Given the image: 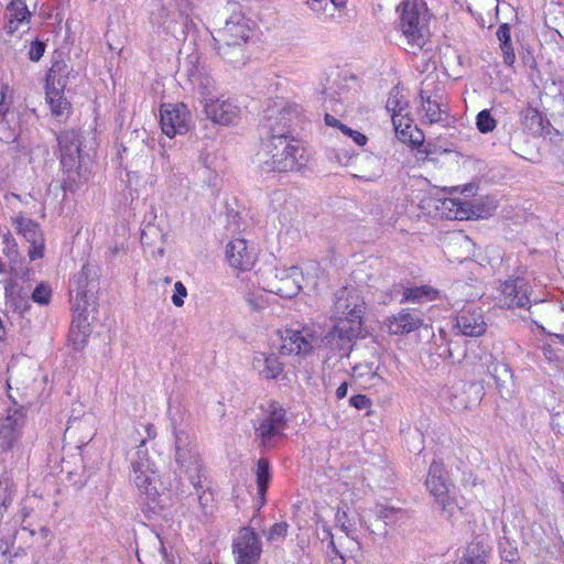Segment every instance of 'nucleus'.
Segmentation results:
<instances>
[{
    "label": "nucleus",
    "mask_w": 564,
    "mask_h": 564,
    "mask_svg": "<svg viewBox=\"0 0 564 564\" xmlns=\"http://www.w3.org/2000/svg\"><path fill=\"white\" fill-rule=\"evenodd\" d=\"M187 297V289L183 282L177 281L174 283L173 294L171 301L175 307H182L185 299Z\"/></svg>",
    "instance_id": "42"
},
{
    "label": "nucleus",
    "mask_w": 564,
    "mask_h": 564,
    "mask_svg": "<svg viewBox=\"0 0 564 564\" xmlns=\"http://www.w3.org/2000/svg\"><path fill=\"white\" fill-rule=\"evenodd\" d=\"M278 336L279 343L275 348L283 356H306L312 352L317 339L315 333L307 327L279 330Z\"/></svg>",
    "instance_id": "14"
},
{
    "label": "nucleus",
    "mask_w": 564,
    "mask_h": 564,
    "mask_svg": "<svg viewBox=\"0 0 564 564\" xmlns=\"http://www.w3.org/2000/svg\"><path fill=\"white\" fill-rule=\"evenodd\" d=\"M324 120L328 127H333L339 131L341 130V126H344V123L340 122L337 118H335L334 116H330L328 113L325 115Z\"/></svg>",
    "instance_id": "52"
},
{
    "label": "nucleus",
    "mask_w": 564,
    "mask_h": 564,
    "mask_svg": "<svg viewBox=\"0 0 564 564\" xmlns=\"http://www.w3.org/2000/svg\"><path fill=\"white\" fill-rule=\"evenodd\" d=\"M497 200L494 197L486 196L474 200L444 198L438 200L436 208L442 217L467 220L473 218H488L497 209Z\"/></svg>",
    "instance_id": "7"
},
{
    "label": "nucleus",
    "mask_w": 564,
    "mask_h": 564,
    "mask_svg": "<svg viewBox=\"0 0 564 564\" xmlns=\"http://www.w3.org/2000/svg\"><path fill=\"white\" fill-rule=\"evenodd\" d=\"M226 259L229 265L239 271L250 270L256 262V254L247 240L237 238L228 242Z\"/></svg>",
    "instance_id": "23"
},
{
    "label": "nucleus",
    "mask_w": 564,
    "mask_h": 564,
    "mask_svg": "<svg viewBox=\"0 0 564 564\" xmlns=\"http://www.w3.org/2000/svg\"><path fill=\"white\" fill-rule=\"evenodd\" d=\"M392 123L394 126L395 135L401 142L413 145H417L423 142L421 131L412 124L410 118H408L406 111L403 115H394Z\"/></svg>",
    "instance_id": "25"
},
{
    "label": "nucleus",
    "mask_w": 564,
    "mask_h": 564,
    "mask_svg": "<svg viewBox=\"0 0 564 564\" xmlns=\"http://www.w3.org/2000/svg\"><path fill=\"white\" fill-rule=\"evenodd\" d=\"M258 161L263 172H299L306 165L308 154L290 134H272L258 153Z\"/></svg>",
    "instance_id": "2"
},
{
    "label": "nucleus",
    "mask_w": 564,
    "mask_h": 564,
    "mask_svg": "<svg viewBox=\"0 0 564 564\" xmlns=\"http://www.w3.org/2000/svg\"><path fill=\"white\" fill-rule=\"evenodd\" d=\"M503 53V62L506 65L511 66L516 61V55L511 44L500 46Z\"/></svg>",
    "instance_id": "51"
},
{
    "label": "nucleus",
    "mask_w": 564,
    "mask_h": 564,
    "mask_svg": "<svg viewBox=\"0 0 564 564\" xmlns=\"http://www.w3.org/2000/svg\"><path fill=\"white\" fill-rule=\"evenodd\" d=\"M167 564H172V563H167Z\"/></svg>",
    "instance_id": "58"
},
{
    "label": "nucleus",
    "mask_w": 564,
    "mask_h": 564,
    "mask_svg": "<svg viewBox=\"0 0 564 564\" xmlns=\"http://www.w3.org/2000/svg\"><path fill=\"white\" fill-rule=\"evenodd\" d=\"M256 278H257V283L259 284L260 273H256ZM262 292L263 291L258 286V290H249L246 293V301L256 311L262 310L267 304V301H265Z\"/></svg>",
    "instance_id": "36"
},
{
    "label": "nucleus",
    "mask_w": 564,
    "mask_h": 564,
    "mask_svg": "<svg viewBox=\"0 0 564 564\" xmlns=\"http://www.w3.org/2000/svg\"><path fill=\"white\" fill-rule=\"evenodd\" d=\"M160 112L162 131L169 138L185 134L189 130L192 116L185 104H163Z\"/></svg>",
    "instance_id": "17"
},
{
    "label": "nucleus",
    "mask_w": 564,
    "mask_h": 564,
    "mask_svg": "<svg viewBox=\"0 0 564 564\" xmlns=\"http://www.w3.org/2000/svg\"><path fill=\"white\" fill-rule=\"evenodd\" d=\"M286 429L285 411L278 403L263 408L256 427V438L260 446L270 449L276 447L284 438Z\"/></svg>",
    "instance_id": "9"
},
{
    "label": "nucleus",
    "mask_w": 564,
    "mask_h": 564,
    "mask_svg": "<svg viewBox=\"0 0 564 564\" xmlns=\"http://www.w3.org/2000/svg\"><path fill=\"white\" fill-rule=\"evenodd\" d=\"M252 367L264 379H276L284 369L274 352H257L252 359Z\"/></svg>",
    "instance_id": "24"
},
{
    "label": "nucleus",
    "mask_w": 564,
    "mask_h": 564,
    "mask_svg": "<svg viewBox=\"0 0 564 564\" xmlns=\"http://www.w3.org/2000/svg\"><path fill=\"white\" fill-rule=\"evenodd\" d=\"M544 359L553 367L560 368L563 365V359L558 350L551 344H544L542 347Z\"/></svg>",
    "instance_id": "40"
},
{
    "label": "nucleus",
    "mask_w": 564,
    "mask_h": 564,
    "mask_svg": "<svg viewBox=\"0 0 564 564\" xmlns=\"http://www.w3.org/2000/svg\"><path fill=\"white\" fill-rule=\"evenodd\" d=\"M87 325H82L80 321H73L69 338L75 345H84L87 338Z\"/></svg>",
    "instance_id": "38"
},
{
    "label": "nucleus",
    "mask_w": 564,
    "mask_h": 564,
    "mask_svg": "<svg viewBox=\"0 0 564 564\" xmlns=\"http://www.w3.org/2000/svg\"><path fill=\"white\" fill-rule=\"evenodd\" d=\"M175 457L177 464L188 474V478L196 492L204 489L203 467L200 458L193 445L191 435L185 431H175Z\"/></svg>",
    "instance_id": "13"
},
{
    "label": "nucleus",
    "mask_w": 564,
    "mask_h": 564,
    "mask_svg": "<svg viewBox=\"0 0 564 564\" xmlns=\"http://www.w3.org/2000/svg\"><path fill=\"white\" fill-rule=\"evenodd\" d=\"M259 288L263 293H272L281 297L291 299L295 296L303 284L300 280L297 265L289 268H276L260 273Z\"/></svg>",
    "instance_id": "11"
},
{
    "label": "nucleus",
    "mask_w": 564,
    "mask_h": 564,
    "mask_svg": "<svg viewBox=\"0 0 564 564\" xmlns=\"http://www.w3.org/2000/svg\"><path fill=\"white\" fill-rule=\"evenodd\" d=\"M455 328L464 336H482L487 330L482 311L473 303L466 304L455 316Z\"/></svg>",
    "instance_id": "19"
},
{
    "label": "nucleus",
    "mask_w": 564,
    "mask_h": 564,
    "mask_svg": "<svg viewBox=\"0 0 564 564\" xmlns=\"http://www.w3.org/2000/svg\"><path fill=\"white\" fill-rule=\"evenodd\" d=\"M421 325V318L405 310H402L397 315H393L386 321V326L389 333L393 335L411 333L420 328Z\"/></svg>",
    "instance_id": "26"
},
{
    "label": "nucleus",
    "mask_w": 564,
    "mask_h": 564,
    "mask_svg": "<svg viewBox=\"0 0 564 564\" xmlns=\"http://www.w3.org/2000/svg\"><path fill=\"white\" fill-rule=\"evenodd\" d=\"M501 366L505 368L506 371H508L507 365H501Z\"/></svg>",
    "instance_id": "57"
},
{
    "label": "nucleus",
    "mask_w": 564,
    "mask_h": 564,
    "mask_svg": "<svg viewBox=\"0 0 564 564\" xmlns=\"http://www.w3.org/2000/svg\"><path fill=\"white\" fill-rule=\"evenodd\" d=\"M352 377L364 388H376L383 383L384 379L378 373V367L372 364H360L352 368Z\"/></svg>",
    "instance_id": "27"
},
{
    "label": "nucleus",
    "mask_w": 564,
    "mask_h": 564,
    "mask_svg": "<svg viewBox=\"0 0 564 564\" xmlns=\"http://www.w3.org/2000/svg\"><path fill=\"white\" fill-rule=\"evenodd\" d=\"M335 523L343 532L346 533L347 538L351 539L356 544V547L359 549V543L352 536L354 533V523L350 521L347 512V508L338 507L335 513Z\"/></svg>",
    "instance_id": "34"
},
{
    "label": "nucleus",
    "mask_w": 564,
    "mask_h": 564,
    "mask_svg": "<svg viewBox=\"0 0 564 564\" xmlns=\"http://www.w3.org/2000/svg\"><path fill=\"white\" fill-rule=\"evenodd\" d=\"M531 286L523 278H509L500 283L496 296L502 308H527L531 305Z\"/></svg>",
    "instance_id": "15"
},
{
    "label": "nucleus",
    "mask_w": 564,
    "mask_h": 564,
    "mask_svg": "<svg viewBox=\"0 0 564 564\" xmlns=\"http://www.w3.org/2000/svg\"><path fill=\"white\" fill-rule=\"evenodd\" d=\"M323 531L325 533V536L329 538V545L334 549V551L339 554V556L343 558L344 556L339 553V551L336 549L333 534L329 530V528L326 524H323Z\"/></svg>",
    "instance_id": "53"
},
{
    "label": "nucleus",
    "mask_w": 564,
    "mask_h": 564,
    "mask_svg": "<svg viewBox=\"0 0 564 564\" xmlns=\"http://www.w3.org/2000/svg\"><path fill=\"white\" fill-rule=\"evenodd\" d=\"M425 486L435 502L448 517H453L456 510H462L463 507L457 501L454 488L445 477L444 465L441 462L434 460L431 464Z\"/></svg>",
    "instance_id": "12"
},
{
    "label": "nucleus",
    "mask_w": 564,
    "mask_h": 564,
    "mask_svg": "<svg viewBox=\"0 0 564 564\" xmlns=\"http://www.w3.org/2000/svg\"><path fill=\"white\" fill-rule=\"evenodd\" d=\"M365 310L366 303L357 291L347 288L337 291L334 304L336 322L329 335L340 349L348 350L354 340L364 337Z\"/></svg>",
    "instance_id": "1"
},
{
    "label": "nucleus",
    "mask_w": 564,
    "mask_h": 564,
    "mask_svg": "<svg viewBox=\"0 0 564 564\" xmlns=\"http://www.w3.org/2000/svg\"><path fill=\"white\" fill-rule=\"evenodd\" d=\"M367 162L369 165H375L377 166V170L369 173V174H364V175H359L358 177L359 178H362L367 182H375L377 181L380 176H381V167H380V160L377 158V156H373V155H368L366 158Z\"/></svg>",
    "instance_id": "44"
},
{
    "label": "nucleus",
    "mask_w": 564,
    "mask_h": 564,
    "mask_svg": "<svg viewBox=\"0 0 564 564\" xmlns=\"http://www.w3.org/2000/svg\"><path fill=\"white\" fill-rule=\"evenodd\" d=\"M33 302L40 305H46L52 297V288L44 282L39 283L31 295Z\"/></svg>",
    "instance_id": "37"
},
{
    "label": "nucleus",
    "mask_w": 564,
    "mask_h": 564,
    "mask_svg": "<svg viewBox=\"0 0 564 564\" xmlns=\"http://www.w3.org/2000/svg\"><path fill=\"white\" fill-rule=\"evenodd\" d=\"M349 403L351 406L356 408L357 410H365L371 405L369 398H367L364 394L352 395L349 399Z\"/></svg>",
    "instance_id": "49"
},
{
    "label": "nucleus",
    "mask_w": 564,
    "mask_h": 564,
    "mask_svg": "<svg viewBox=\"0 0 564 564\" xmlns=\"http://www.w3.org/2000/svg\"><path fill=\"white\" fill-rule=\"evenodd\" d=\"M45 52V43L41 41H33L30 45L28 56L32 62H39Z\"/></svg>",
    "instance_id": "47"
},
{
    "label": "nucleus",
    "mask_w": 564,
    "mask_h": 564,
    "mask_svg": "<svg viewBox=\"0 0 564 564\" xmlns=\"http://www.w3.org/2000/svg\"><path fill=\"white\" fill-rule=\"evenodd\" d=\"M401 28L408 45L416 53L429 37L425 3L419 0H405L401 17Z\"/></svg>",
    "instance_id": "8"
},
{
    "label": "nucleus",
    "mask_w": 564,
    "mask_h": 564,
    "mask_svg": "<svg viewBox=\"0 0 564 564\" xmlns=\"http://www.w3.org/2000/svg\"><path fill=\"white\" fill-rule=\"evenodd\" d=\"M340 132L344 135L350 138L357 145H360V147L365 145L368 141V138L364 133H361L357 130H354L346 124L341 126Z\"/></svg>",
    "instance_id": "46"
},
{
    "label": "nucleus",
    "mask_w": 564,
    "mask_h": 564,
    "mask_svg": "<svg viewBox=\"0 0 564 564\" xmlns=\"http://www.w3.org/2000/svg\"><path fill=\"white\" fill-rule=\"evenodd\" d=\"M497 37L501 45L511 44V33L508 24H502L497 30Z\"/></svg>",
    "instance_id": "50"
},
{
    "label": "nucleus",
    "mask_w": 564,
    "mask_h": 564,
    "mask_svg": "<svg viewBox=\"0 0 564 564\" xmlns=\"http://www.w3.org/2000/svg\"><path fill=\"white\" fill-rule=\"evenodd\" d=\"M476 126L481 133H489L496 129L497 121L488 109H484L476 117Z\"/></svg>",
    "instance_id": "35"
},
{
    "label": "nucleus",
    "mask_w": 564,
    "mask_h": 564,
    "mask_svg": "<svg viewBox=\"0 0 564 564\" xmlns=\"http://www.w3.org/2000/svg\"><path fill=\"white\" fill-rule=\"evenodd\" d=\"M423 119L429 123H441L447 121L448 108L446 104L430 97L422 102Z\"/></svg>",
    "instance_id": "28"
},
{
    "label": "nucleus",
    "mask_w": 564,
    "mask_h": 564,
    "mask_svg": "<svg viewBox=\"0 0 564 564\" xmlns=\"http://www.w3.org/2000/svg\"><path fill=\"white\" fill-rule=\"evenodd\" d=\"M440 297V291L430 286V285H421L414 288H408L403 291V295L401 302H412V303H424L431 302Z\"/></svg>",
    "instance_id": "30"
},
{
    "label": "nucleus",
    "mask_w": 564,
    "mask_h": 564,
    "mask_svg": "<svg viewBox=\"0 0 564 564\" xmlns=\"http://www.w3.org/2000/svg\"><path fill=\"white\" fill-rule=\"evenodd\" d=\"M442 403L449 412H460L468 409L465 394L459 388L446 389L442 395Z\"/></svg>",
    "instance_id": "32"
},
{
    "label": "nucleus",
    "mask_w": 564,
    "mask_h": 564,
    "mask_svg": "<svg viewBox=\"0 0 564 564\" xmlns=\"http://www.w3.org/2000/svg\"><path fill=\"white\" fill-rule=\"evenodd\" d=\"M270 481L269 463L265 459H259L257 464V486L261 503H264V496Z\"/></svg>",
    "instance_id": "33"
},
{
    "label": "nucleus",
    "mask_w": 564,
    "mask_h": 564,
    "mask_svg": "<svg viewBox=\"0 0 564 564\" xmlns=\"http://www.w3.org/2000/svg\"><path fill=\"white\" fill-rule=\"evenodd\" d=\"M235 564H257L262 553L260 538L250 528L239 530L232 544Z\"/></svg>",
    "instance_id": "18"
},
{
    "label": "nucleus",
    "mask_w": 564,
    "mask_h": 564,
    "mask_svg": "<svg viewBox=\"0 0 564 564\" xmlns=\"http://www.w3.org/2000/svg\"><path fill=\"white\" fill-rule=\"evenodd\" d=\"M387 110L391 112V119L394 115H403L405 112V104L401 102L397 95H390L387 100Z\"/></svg>",
    "instance_id": "45"
},
{
    "label": "nucleus",
    "mask_w": 564,
    "mask_h": 564,
    "mask_svg": "<svg viewBox=\"0 0 564 564\" xmlns=\"http://www.w3.org/2000/svg\"><path fill=\"white\" fill-rule=\"evenodd\" d=\"M31 18L26 0H10L6 9L7 33L21 37L30 29Z\"/></svg>",
    "instance_id": "21"
},
{
    "label": "nucleus",
    "mask_w": 564,
    "mask_h": 564,
    "mask_svg": "<svg viewBox=\"0 0 564 564\" xmlns=\"http://www.w3.org/2000/svg\"><path fill=\"white\" fill-rule=\"evenodd\" d=\"M543 116L533 108L527 107L520 111V123L522 128L531 134H541L543 131Z\"/></svg>",
    "instance_id": "31"
},
{
    "label": "nucleus",
    "mask_w": 564,
    "mask_h": 564,
    "mask_svg": "<svg viewBox=\"0 0 564 564\" xmlns=\"http://www.w3.org/2000/svg\"><path fill=\"white\" fill-rule=\"evenodd\" d=\"M144 443L145 441L141 442L130 459L129 480L135 486L140 495L144 496L150 502H155L159 497L160 476L148 449L144 448Z\"/></svg>",
    "instance_id": "6"
},
{
    "label": "nucleus",
    "mask_w": 564,
    "mask_h": 564,
    "mask_svg": "<svg viewBox=\"0 0 564 564\" xmlns=\"http://www.w3.org/2000/svg\"><path fill=\"white\" fill-rule=\"evenodd\" d=\"M289 525L285 522L274 523L267 532L265 536L269 542L281 541L288 533Z\"/></svg>",
    "instance_id": "41"
},
{
    "label": "nucleus",
    "mask_w": 564,
    "mask_h": 564,
    "mask_svg": "<svg viewBox=\"0 0 564 564\" xmlns=\"http://www.w3.org/2000/svg\"><path fill=\"white\" fill-rule=\"evenodd\" d=\"M2 251L10 261H15L18 258V245L15 239L10 235L6 234L1 238Z\"/></svg>",
    "instance_id": "39"
},
{
    "label": "nucleus",
    "mask_w": 564,
    "mask_h": 564,
    "mask_svg": "<svg viewBox=\"0 0 564 564\" xmlns=\"http://www.w3.org/2000/svg\"><path fill=\"white\" fill-rule=\"evenodd\" d=\"M296 119V109L283 99L272 100L264 109L263 121L271 135L289 134V129Z\"/></svg>",
    "instance_id": "16"
},
{
    "label": "nucleus",
    "mask_w": 564,
    "mask_h": 564,
    "mask_svg": "<svg viewBox=\"0 0 564 564\" xmlns=\"http://www.w3.org/2000/svg\"><path fill=\"white\" fill-rule=\"evenodd\" d=\"M165 282H166V283H170V282H171V278H166V279H165Z\"/></svg>",
    "instance_id": "56"
},
{
    "label": "nucleus",
    "mask_w": 564,
    "mask_h": 564,
    "mask_svg": "<svg viewBox=\"0 0 564 564\" xmlns=\"http://www.w3.org/2000/svg\"><path fill=\"white\" fill-rule=\"evenodd\" d=\"M213 88L214 80L210 78H204L197 85L206 118L219 126L238 124L243 112L238 100L225 95L214 96L212 95Z\"/></svg>",
    "instance_id": "5"
},
{
    "label": "nucleus",
    "mask_w": 564,
    "mask_h": 564,
    "mask_svg": "<svg viewBox=\"0 0 564 564\" xmlns=\"http://www.w3.org/2000/svg\"><path fill=\"white\" fill-rule=\"evenodd\" d=\"M24 413L22 409H9L6 416L0 420V446L11 449L22 435Z\"/></svg>",
    "instance_id": "22"
},
{
    "label": "nucleus",
    "mask_w": 564,
    "mask_h": 564,
    "mask_svg": "<svg viewBox=\"0 0 564 564\" xmlns=\"http://www.w3.org/2000/svg\"><path fill=\"white\" fill-rule=\"evenodd\" d=\"M251 33V21L243 13L234 12L212 35L218 54L230 63H236L242 55L241 47L248 42Z\"/></svg>",
    "instance_id": "4"
},
{
    "label": "nucleus",
    "mask_w": 564,
    "mask_h": 564,
    "mask_svg": "<svg viewBox=\"0 0 564 564\" xmlns=\"http://www.w3.org/2000/svg\"><path fill=\"white\" fill-rule=\"evenodd\" d=\"M12 226L18 235H21L30 242V259L37 260L43 258L45 240L39 225L28 217L17 216L12 219Z\"/></svg>",
    "instance_id": "20"
},
{
    "label": "nucleus",
    "mask_w": 564,
    "mask_h": 564,
    "mask_svg": "<svg viewBox=\"0 0 564 564\" xmlns=\"http://www.w3.org/2000/svg\"><path fill=\"white\" fill-rule=\"evenodd\" d=\"M330 2L335 8H341L346 3L345 0H330Z\"/></svg>",
    "instance_id": "55"
},
{
    "label": "nucleus",
    "mask_w": 564,
    "mask_h": 564,
    "mask_svg": "<svg viewBox=\"0 0 564 564\" xmlns=\"http://www.w3.org/2000/svg\"><path fill=\"white\" fill-rule=\"evenodd\" d=\"M9 88L2 86L0 88V118L4 119L9 112L10 100H8Z\"/></svg>",
    "instance_id": "48"
},
{
    "label": "nucleus",
    "mask_w": 564,
    "mask_h": 564,
    "mask_svg": "<svg viewBox=\"0 0 564 564\" xmlns=\"http://www.w3.org/2000/svg\"><path fill=\"white\" fill-rule=\"evenodd\" d=\"M348 392V384L347 382H343L337 389H336V398L338 400L344 399L347 395Z\"/></svg>",
    "instance_id": "54"
},
{
    "label": "nucleus",
    "mask_w": 564,
    "mask_h": 564,
    "mask_svg": "<svg viewBox=\"0 0 564 564\" xmlns=\"http://www.w3.org/2000/svg\"><path fill=\"white\" fill-rule=\"evenodd\" d=\"M66 74L67 64L63 59L53 62L46 74L45 98L56 118L67 117L70 109V104L64 96Z\"/></svg>",
    "instance_id": "10"
},
{
    "label": "nucleus",
    "mask_w": 564,
    "mask_h": 564,
    "mask_svg": "<svg viewBox=\"0 0 564 564\" xmlns=\"http://www.w3.org/2000/svg\"><path fill=\"white\" fill-rule=\"evenodd\" d=\"M61 163L65 173L63 189L75 193L89 181V158L80 154V135L76 131H64L58 135Z\"/></svg>",
    "instance_id": "3"
},
{
    "label": "nucleus",
    "mask_w": 564,
    "mask_h": 564,
    "mask_svg": "<svg viewBox=\"0 0 564 564\" xmlns=\"http://www.w3.org/2000/svg\"><path fill=\"white\" fill-rule=\"evenodd\" d=\"M299 272L301 283L304 282L305 285L311 289H316L324 276V270L319 262L315 260L304 261L301 267H299Z\"/></svg>",
    "instance_id": "29"
},
{
    "label": "nucleus",
    "mask_w": 564,
    "mask_h": 564,
    "mask_svg": "<svg viewBox=\"0 0 564 564\" xmlns=\"http://www.w3.org/2000/svg\"><path fill=\"white\" fill-rule=\"evenodd\" d=\"M198 496V503L204 513H208L213 509L214 495L209 489H202L196 492Z\"/></svg>",
    "instance_id": "43"
}]
</instances>
